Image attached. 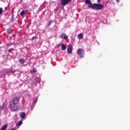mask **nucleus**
Returning <instances> with one entry per match:
<instances>
[{"label":"nucleus","instance_id":"obj_1","mask_svg":"<svg viewBox=\"0 0 130 130\" xmlns=\"http://www.w3.org/2000/svg\"><path fill=\"white\" fill-rule=\"evenodd\" d=\"M91 9H96L98 10H100L104 8V6L102 4H99L96 3H93L92 5L90 6Z\"/></svg>","mask_w":130,"mask_h":130},{"label":"nucleus","instance_id":"obj_2","mask_svg":"<svg viewBox=\"0 0 130 130\" xmlns=\"http://www.w3.org/2000/svg\"><path fill=\"white\" fill-rule=\"evenodd\" d=\"M9 108L11 111H15L18 109V107L17 104L9 103Z\"/></svg>","mask_w":130,"mask_h":130},{"label":"nucleus","instance_id":"obj_3","mask_svg":"<svg viewBox=\"0 0 130 130\" xmlns=\"http://www.w3.org/2000/svg\"><path fill=\"white\" fill-rule=\"evenodd\" d=\"M20 98L19 97H15L9 103L18 105L19 103Z\"/></svg>","mask_w":130,"mask_h":130},{"label":"nucleus","instance_id":"obj_4","mask_svg":"<svg viewBox=\"0 0 130 130\" xmlns=\"http://www.w3.org/2000/svg\"><path fill=\"white\" fill-rule=\"evenodd\" d=\"M77 54L81 58H82L85 54V51L82 49H78Z\"/></svg>","mask_w":130,"mask_h":130},{"label":"nucleus","instance_id":"obj_5","mask_svg":"<svg viewBox=\"0 0 130 130\" xmlns=\"http://www.w3.org/2000/svg\"><path fill=\"white\" fill-rule=\"evenodd\" d=\"M72 0H61V6H67L69 3L71 2Z\"/></svg>","mask_w":130,"mask_h":130},{"label":"nucleus","instance_id":"obj_6","mask_svg":"<svg viewBox=\"0 0 130 130\" xmlns=\"http://www.w3.org/2000/svg\"><path fill=\"white\" fill-rule=\"evenodd\" d=\"M73 51V46L71 45H69L68 47L67 48V52L69 54H71Z\"/></svg>","mask_w":130,"mask_h":130},{"label":"nucleus","instance_id":"obj_7","mask_svg":"<svg viewBox=\"0 0 130 130\" xmlns=\"http://www.w3.org/2000/svg\"><path fill=\"white\" fill-rule=\"evenodd\" d=\"M60 39H63L64 40H67L68 37L65 33H62L61 35L59 36Z\"/></svg>","mask_w":130,"mask_h":130},{"label":"nucleus","instance_id":"obj_8","mask_svg":"<svg viewBox=\"0 0 130 130\" xmlns=\"http://www.w3.org/2000/svg\"><path fill=\"white\" fill-rule=\"evenodd\" d=\"M85 3L86 4L89 5V6H88V8H91L90 6H93V4H92L90 0H85Z\"/></svg>","mask_w":130,"mask_h":130},{"label":"nucleus","instance_id":"obj_9","mask_svg":"<svg viewBox=\"0 0 130 130\" xmlns=\"http://www.w3.org/2000/svg\"><path fill=\"white\" fill-rule=\"evenodd\" d=\"M61 50L63 51H65L66 50L67 47L64 44H62L61 46Z\"/></svg>","mask_w":130,"mask_h":130},{"label":"nucleus","instance_id":"obj_10","mask_svg":"<svg viewBox=\"0 0 130 130\" xmlns=\"http://www.w3.org/2000/svg\"><path fill=\"white\" fill-rule=\"evenodd\" d=\"M77 37L78 39L82 40L83 38V35L82 34H80L79 35H78Z\"/></svg>","mask_w":130,"mask_h":130},{"label":"nucleus","instance_id":"obj_11","mask_svg":"<svg viewBox=\"0 0 130 130\" xmlns=\"http://www.w3.org/2000/svg\"><path fill=\"white\" fill-rule=\"evenodd\" d=\"M25 115L26 114L24 112H21L20 113V116L21 118H24Z\"/></svg>","mask_w":130,"mask_h":130},{"label":"nucleus","instance_id":"obj_12","mask_svg":"<svg viewBox=\"0 0 130 130\" xmlns=\"http://www.w3.org/2000/svg\"><path fill=\"white\" fill-rule=\"evenodd\" d=\"M7 127H8V124H6L3 126L2 128L0 130H6V129H7Z\"/></svg>","mask_w":130,"mask_h":130},{"label":"nucleus","instance_id":"obj_13","mask_svg":"<svg viewBox=\"0 0 130 130\" xmlns=\"http://www.w3.org/2000/svg\"><path fill=\"white\" fill-rule=\"evenodd\" d=\"M35 81L37 84H39L41 82V80L38 77L35 78Z\"/></svg>","mask_w":130,"mask_h":130},{"label":"nucleus","instance_id":"obj_14","mask_svg":"<svg viewBox=\"0 0 130 130\" xmlns=\"http://www.w3.org/2000/svg\"><path fill=\"white\" fill-rule=\"evenodd\" d=\"M7 32L8 34L10 35L12 32V29L11 28H9L7 30Z\"/></svg>","mask_w":130,"mask_h":130},{"label":"nucleus","instance_id":"obj_15","mask_svg":"<svg viewBox=\"0 0 130 130\" xmlns=\"http://www.w3.org/2000/svg\"><path fill=\"white\" fill-rule=\"evenodd\" d=\"M19 61L22 64H24V59H19Z\"/></svg>","mask_w":130,"mask_h":130},{"label":"nucleus","instance_id":"obj_16","mask_svg":"<svg viewBox=\"0 0 130 130\" xmlns=\"http://www.w3.org/2000/svg\"><path fill=\"white\" fill-rule=\"evenodd\" d=\"M22 124V121H18L16 125H21Z\"/></svg>","mask_w":130,"mask_h":130},{"label":"nucleus","instance_id":"obj_17","mask_svg":"<svg viewBox=\"0 0 130 130\" xmlns=\"http://www.w3.org/2000/svg\"><path fill=\"white\" fill-rule=\"evenodd\" d=\"M25 14V12L24 10H22L20 13V15L23 16Z\"/></svg>","mask_w":130,"mask_h":130},{"label":"nucleus","instance_id":"obj_18","mask_svg":"<svg viewBox=\"0 0 130 130\" xmlns=\"http://www.w3.org/2000/svg\"><path fill=\"white\" fill-rule=\"evenodd\" d=\"M36 72H37V70H36V69L31 71V74L34 73H36Z\"/></svg>","mask_w":130,"mask_h":130},{"label":"nucleus","instance_id":"obj_19","mask_svg":"<svg viewBox=\"0 0 130 130\" xmlns=\"http://www.w3.org/2000/svg\"><path fill=\"white\" fill-rule=\"evenodd\" d=\"M3 13V9L2 8H0V15H2Z\"/></svg>","mask_w":130,"mask_h":130},{"label":"nucleus","instance_id":"obj_20","mask_svg":"<svg viewBox=\"0 0 130 130\" xmlns=\"http://www.w3.org/2000/svg\"><path fill=\"white\" fill-rule=\"evenodd\" d=\"M37 102H38V98H35V100L34 101V103H37Z\"/></svg>","mask_w":130,"mask_h":130},{"label":"nucleus","instance_id":"obj_21","mask_svg":"<svg viewBox=\"0 0 130 130\" xmlns=\"http://www.w3.org/2000/svg\"><path fill=\"white\" fill-rule=\"evenodd\" d=\"M11 51H13V49H9L8 52H11Z\"/></svg>","mask_w":130,"mask_h":130},{"label":"nucleus","instance_id":"obj_22","mask_svg":"<svg viewBox=\"0 0 130 130\" xmlns=\"http://www.w3.org/2000/svg\"><path fill=\"white\" fill-rule=\"evenodd\" d=\"M102 0H97V3L100 4V3H101Z\"/></svg>","mask_w":130,"mask_h":130},{"label":"nucleus","instance_id":"obj_23","mask_svg":"<svg viewBox=\"0 0 130 130\" xmlns=\"http://www.w3.org/2000/svg\"><path fill=\"white\" fill-rule=\"evenodd\" d=\"M52 22H48V26H49L51 25V23H52Z\"/></svg>","mask_w":130,"mask_h":130},{"label":"nucleus","instance_id":"obj_24","mask_svg":"<svg viewBox=\"0 0 130 130\" xmlns=\"http://www.w3.org/2000/svg\"><path fill=\"white\" fill-rule=\"evenodd\" d=\"M61 44H58V46H57V47H60V45L61 46Z\"/></svg>","mask_w":130,"mask_h":130},{"label":"nucleus","instance_id":"obj_25","mask_svg":"<svg viewBox=\"0 0 130 130\" xmlns=\"http://www.w3.org/2000/svg\"><path fill=\"white\" fill-rule=\"evenodd\" d=\"M116 2L117 3H119L120 2V0H116Z\"/></svg>","mask_w":130,"mask_h":130},{"label":"nucleus","instance_id":"obj_26","mask_svg":"<svg viewBox=\"0 0 130 130\" xmlns=\"http://www.w3.org/2000/svg\"><path fill=\"white\" fill-rule=\"evenodd\" d=\"M10 130H16L15 128H11Z\"/></svg>","mask_w":130,"mask_h":130},{"label":"nucleus","instance_id":"obj_27","mask_svg":"<svg viewBox=\"0 0 130 130\" xmlns=\"http://www.w3.org/2000/svg\"><path fill=\"white\" fill-rule=\"evenodd\" d=\"M35 39V37H33L32 38V40H34Z\"/></svg>","mask_w":130,"mask_h":130}]
</instances>
